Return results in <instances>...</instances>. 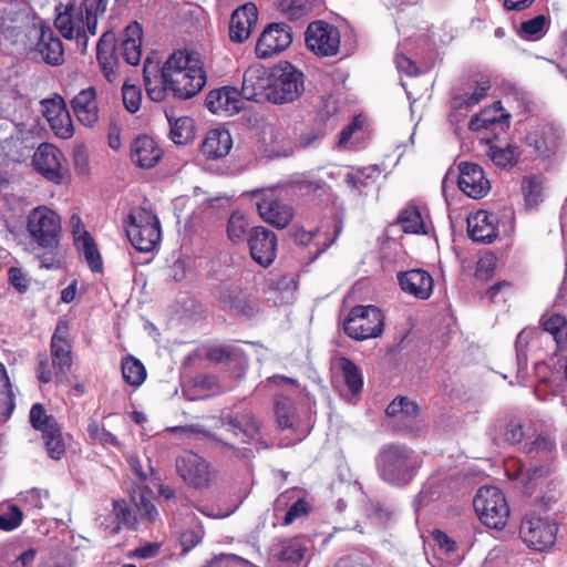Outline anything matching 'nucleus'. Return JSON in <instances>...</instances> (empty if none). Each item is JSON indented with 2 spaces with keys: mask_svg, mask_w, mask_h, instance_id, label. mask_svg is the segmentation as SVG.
<instances>
[{
  "mask_svg": "<svg viewBox=\"0 0 567 567\" xmlns=\"http://www.w3.org/2000/svg\"><path fill=\"white\" fill-rule=\"evenodd\" d=\"M144 84L150 99L162 102L168 94L178 100L197 95L206 84V72L196 52L178 50L158 63L147 58L143 66Z\"/></svg>",
  "mask_w": 567,
  "mask_h": 567,
  "instance_id": "f257e3e1",
  "label": "nucleus"
},
{
  "mask_svg": "<svg viewBox=\"0 0 567 567\" xmlns=\"http://www.w3.org/2000/svg\"><path fill=\"white\" fill-rule=\"evenodd\" d=\"M107 4L109 0H82L79 6L60 3L55 8L54 27L65 40L74 41L78 52L85 54L89 38L96 34L97 21Z\"/></svg>",
  "mask_w": 567,
  "mask_h": 567,
  "instance_id": "f03ea898",
  "label": "nucleus"
},
{
  "mask_svg": "<svg viewBox=\"0 0 567 567\" xmlns=\"http://www.w3.org/2000/svg\"><path fill=\"white\" fill-rule=\"evenodd\" d=\"M420 456L405 444L389 443L383 445L375 456V468L388 484L404 486L409 484L421 467Z\"/></svg>",
  "mask_w": 567,
  "mask_h": 567,
  "instance_id": "7ed1b4c3",
  "label": "nucleus"
},
{
  "mask_svg": "<svg viewBox=\"0 0 567 567\" xmlns=\"http://www.w3.org/2000/svg\"><path fill=\"white\" fill-rule=\"evenodd\" d=\"M126 235L138 251H152L159 243L162 235L157 216L143 207L133 208L128 215Z\"/></svg>",
  "mask_w": 567,
  "mask_h": 567,
  "instance_id": "20e7f679",
  "label": "nucleus"
},
{
  "mask_svg": "<svg viewBox=\"0 0 567 567\" xmlns=\"http://www.w3.org/2000/svg\"><path fill=\"white\" fill-rule=\"evenodd\" d=\"M27 230L40 248L53 250L61 238V218L51 208L38 206L28 215Z\"/></svg>",
  "mask_w": 567,
  "mask_h": 567,
  "instance_id": "39448f33",
  "label": "nucleus"
},
{
  "mask_svg": "<svg viewBox=\"0 0 567 567\" xmlns=\"http://www.w3.org/2000/svg\"><path fill=\"white\" fill-rule=\"evenodd\" d=\"M473 506L480 520L488 528L502 529L506 525L509 507L499 488L480 487L473 499Z\"/></svg>",
  "mask_w": 567,
  "mask_h": 567,
  "instance_id": "423d86ee",
  "label": "nucleus"
},
{
  "mask_svg": "<svg viewBox=\"0 0 567 567\" xmlns=\"http://www.w3.org/2000/svg\"><path fill=\"white\" fill-rule=\"evenodd\" d=\"M269 102L284 104L295 101L303 92V74L291 63L279 62L270 69Z\"/></svg>",
  "mask_w": 567,
  "mask_h": 567,
  "instance_id": "0eeeda50",
  "label": "nucleus"
},
{
  "mask_svg": "<svg viewBox=\"0 0 567 567\" xmlns=\"http://www.w3.org/2000/svg\"><path fill=\"white\" fill-rule=\"evenodd\" d=\"M384 317L375 306L353 307L343 322V331L354 340L377 338L383 331Z\"/></svg>",
  "mask_w": 567,
  "mask_h": 567,
  "instance_id": "6e6552de",
  "label": "nucleus"
},
{
  "mask_svg": "<svg viewBox=\"0 0 567 567\" xmlns=\"http://www.w3.org/2000/svg\"><path fill=\"white\" fill-rule=\"evenodd\" d=\"M175 466L184 483L195 489L207 488L214 477L212 465L192 451H184L178 455Z\"/></svg>",
  "mask_w": 567,
  "mask_h": 567,
  "instance_id": "1a4fd4ad",
  "label": "nucleus"
},
{
  "mask_svg": "<svg viewBox=\"0 0 567 567\" xmlns=\"http://www.w3.org/2000/svg\"><path fill=\"white\" fill-rule=\"evenodd\" d=\"M558 527L548 518L537 515H526L519 527L523 542L535 550H544L554 546Z\"/></svg>",
  "mask_w": 567,
  "mask_h": 567,
  "instance_id": "9d476101",
  "label": "nucleus"
},
{
  "mask_svg": "<svg viewBox=\"0 0 567 567\" xmlns=\"http://www.w3.org/2000/svg\"><path fill=\"white\" fill-rule=\"evenodd\" d=\"M261 219L277 228H285L293 217L291 205L279 199L272 189H256L252 193Z\"/></svg>",
  "mask_w": 567,
  "mask_h": 567,
  "instance_id": "9b49d317",
  "label": "nucleus"
},
{
  "mask_svg": "<svg viewBox=\"0 0 567 567\" xmlns=\"http://www.w3.org/2000/svg\"><path fill=\"white\" fill-rule=\"evenodd\" d=\"M307 48L319 56L337 54L340 45L339 30L324 21L311 22L306 31Z\"/></svg>",
  "mask_w": 567,
  "mask_h": 567,
  "instance_id": "f8f14e48",
  "label": "nucleus"
},
{
  "mask_svg": "<svg viewBox=\"0 0 567 567\" xmlns=\"http://www.w3.org/2000/svg\"><path fill=\"white\" fill-rule=\"evenodd\" d=\"M63 161L62 152L50 143L40 144L32 157L35 171L54 184H62L68 173Z\"/></svg>",
  "mask_w": 567,
  "mask_h": 567,
  "instance_id": "ddd939ff",
  "label": "nucleus"
},
{
  "mask_svg": "<svg viewBox=\"0 0 567 567\" xmlns=\"http://www.w3.org/2000/svg\"><path fill=\"white\" fill-rule=\"evenodd\" d=\"M220 425L243 443L260 442V422L249 412L223 411Z\"/></svg>",
  "mask_w": 567,
  "mask_h": 567,
  "instance_id": "4468645a",
  "label": "nucleus"
},
{
  "mask_svg": "<svg viewBox=\"0 0 567 567\" xmlns=\"http://www.w3.org/2000/svg\"><path fill=\"white\" fill-rule=\"evenodd\" d=\"M247 243L251 258L261 267H269L277 256V235L264 227H252L247 235Z\"/></svg>",
  "mask_w": 567,
  "mask_h": 567,
  "instance_id": "2eb2a0df",
  "label": "nucleus"
},
{
  "mask_svg": "<svg viewBox=\"0 0 567 567\" xmlns=\"http://www.w3.org/2000/svg\"><path fill=\"white\" fill-rule=\"evenodd\" d=\"M270 69L251 64L244 73L241 97L257 103L269 102Z\"/></svg>",
  "mask_w": 567,
  "mask_h": 567,
  "instance_id": "dca6fc26",
  "label": "nucleus"
},
{
  "mask_svg": "<svg viewBox=\"0 0 567 567\" xmlns=\"http://www.w3.org/2000/svg\"><path fill=\"white\" fill-rule=\"evenodd\" d=\"M292 42L291 29L284 22L269 24L256 44V54L266 59L287 49Z\"/></svg>",
  "mask_w": 567,
  "mask_h": 567,
  "instance_id": "f3484780",
  "label": "nucleus"
},
{
  "mask_svg": "<svg viewBox=\"0 0 567 567\" xmlns=\"http://www.w3.org/2000/svg\"><path fill=\"white\" fill-rule=\"evenodd\" d=\"M458 171L457 185L465 195L474 199L487 195L491 184L478 164L462 162L458 164Z\"/></svg>",
  "mask_w": 567,
  "mask_h": 567,
  "instance_id": "a211bd4d",
  "label": "nucleus"
},
{
  "mask_svg": "<svg viewBox=\"0 0 567 567\" xmlns=\"http://www.w3.org/2000/svg\"><path fill=\"white\" fill-rule=\"evenodd\" d=\"M398 282L402 291L420 300H427L433 293L434 280L424 269L400 271Z\"/></svg>",
  "mask_w": 567,
  "mask_h": 567,
  "instance_id": "6ab92c4d",
  "label": "nucleus"
},
{
  "mask_svg": "<svg viewBox=\"0 0 567 567\" xmlns=\"http://www.w3.org/2000/svg\"><path fill=\"white\" fill-rule=\"evenodd\" d=\"M241 92L231 86H224L210 91L205 100L207 109L219 115L230 116L238 113L241 105Z\"/></svg>",
  "mask_w": 567,
  "mask_h": 567,
  "instance_id": "aec40b11",
  "label": "nucleus"
},
{
  "mask_svg": "<svg viewBox=\"0 0 567 567\" xmlns=\"http://www.w3.org/2000/svg\"><path fill=\"white\" fill-rule=\"evenodd\" d=\"M498 217L494 213L478 210L467 218V233L472 240L491 244L498 236Z\"/></svg>",
  "mask_w": 567,
  "mask_h": 567,
  "instance_id": "412c9836",
  "label": "nucleus"
},
{
  "mask_svg": "<svg viewBox=\"0 0 567 567\" xmlns=\"http://www.w3.org/2000/svg\"><path fill=\"white\" fill-rule=\"evenodd\" d=\"M72 111L78 121L86 126L93 127L100 118V109L96 99V90L93 86L81 90L71 100Z\"/></svg>",
  "mask_w": 567,
  "mask_h": 567,
  "instance_id": "4be33fe9",
  "label": "nucleus"
},
{
  "mask_svg": "<svg viewBox=\"0 0 567 567\" xmlns=\"http://www.w3.org/2000/svg\"><path fill=\"white\" fill-rule=\"evenodd\" d=\"M258 17L257 7L251 3H245L237 8L229 22V38L233 42L241 43L247 40L251 33Z\"/></svg>",
  "mask_w": 567,
  "mask_h": 567,
  "instance_id": "5701e85b",
  "label": "nucleus"
},
{
  "mask_svg": "<svg viewBox=\"0 0 567 567\" xmlns=\"http://www.w3.org/2000/svg\"><path fill=\"white\" fill-rule=\"evenodd\" d=\"M163 156V151L156 142L147 136H137L131 144V159L141 168L154 167Z\"/></svg>",
  "mask_w": 567,
  "mask_h": 567,
  "instance_id": "b1692460",
  "label": "nucleus"
},
{
  "mask_svg": "<svg viewBox=\"0 0 567 567\" xmlns=\"http://www.w3.org/2000/svg\"><path fill=\"white\" fill-rule=\"evenodd\" d=\"M559 135L549 124H539L526 135V143L540 157H549L558 147Z\"/></svg>",
  "mask_w": 567,
  "mask_h": 567,
  "instance_id": "393cba45",
  "label": "nucleus"
},
{
  "mask_svg": "<svg viewBox=\"0 0 567 567\" xmlns=\"http://www.w3.org/2000/svg\"><path fill=\"white\" fill-rule=\"evenodd\" d=\"M509 125V114L505 112L501 102H495L491 106L485 107L480 113L475 114L470 123L471 131H481L491 128L494 131L499 127L502 131L506 130Z\"/></svg>",
  "mask_w": 567,
  "mask_h": 567,
  "instance_id": "a878e982",
  "label": "nucleus"
},
{
  "mask_svg": "<svg viewBox=\"0 0 567 567\" xmlns=\"http://www.w3.org/2000/svg\"><path fill=\"white\" fill-rule=\"evenodd\" d=\"M35 51L49 65L58 66L64 62L63 43L51 28L41 29L40 38L35 44Z\"/></svg>",
  "mask_w": 567,
  "mask_h": 567,
  "instance_id": "bb28decb",
  "label": "nucleus"
},
{
  "mask_svg": "<svg viewBox=\"0 0 567 567\" xmlns=\"http://www.w3.org/2000/svg\"><path fill=\"white\" fill-rule=\"evenodd\" d=\"M231 147L230 133L224 128H215L206 134L200 145V152L208 159H219L228 155Z\"/></svg>",
  "mask_w": 567,
  "mask_h": 567,
  "instance_id": "cd10ccee",
  "label": "nucleus"
},
{
  "mask_svg": "<svg viewBox=\"0 0 567 567\" xmlns=\"http://www.w3.org/2000/svg\"><path fill=\"white\" fill-rule=\"evenodd\" d=\"M114 34L111 31H105L96 44V59L101 71L110 82L116 79L115 66L117 61L114 56Z\"/></svg>",
  "mask_w": 567,
  "mask_h": 567,
  "instance_id": "c85d7f7f",
  "label": "nucleus"
},
{
  "mask_svg": "<svg viewBox=\"0 0 567 567\" xmlns=\"http://www.w3.org/2000/svg\"><path fill=\"white\" fill-rule=\"evenodd\" d=\"M218 297L225 307L235 310L236 313L248 319L254 318L258 312V308L255 302H250L241 297V290L238 285L224 284V290L219 292Z\"/></svg>",
  "mask_w": 567,
  "mask_h": 567,
  "instance_id": "c756f323",
  "label": "nucleus"
},
{
  "mask_svg": "<svg viewBox=\"0 0 567 567\" xmlns=\"http://www.w3.org/2000/svg\"><path fill=\"white\" fill-rule=\"evenodd\" d=\"M142 38L143 30L140 23L132 22L125 28L120 50L127 64L137 65L140 63Z\"/></svg>",
  "mask_w": 567,
  "mask_h": 567,
  "instance_id": "7c9ffc66",
  "label": "nucleus"
},
{
  "mask_svg": "<svg viewBox=\"0 0 567 567\" xmlns=\"http://www.w3.org/2000/svg\"><path fill=\"white\" fill-rule=\"evenodd\" d=\"M51 357L54 377L58 383L63 382L72 367L71 344L69 341L51 340Z\"/></svg>",
  "mask_w": 567,
  "mask_h": 567,
  "instance_id": "2f4dec72",
  "label": "nucleus"
},
{
  "mask_svg": "<svg viewBox=\"0 0 567 567\" xmlns=\"http://www.w3.org/2000/svg\"><path fill=\"white\" fill-rule=\"evenodd\" d=\"M379 174L377 166H368L347 173L343 182L353 195L361 196L375 182Z\"/></svg>",
  "mask_w": 567,
  "mask_h": 567,
  "instance_id": "473e14b6",
  "label": "nucleus"
},
{
  "mask_svg": "<svg viewBox=\"0 0 567 567\" xmlns=\"http://www.w3.org/2000/svg\"><path fill=\"white\" fill-rule=\"evenodd\" d=\"M487 155L497 167L512 168L518 163L520 152L519 147L514 144L505 146L489 144Z\"/></svg>",
  "mask_w": 567,
  "mask_h": 567,
  "instance_id": "72a5a7b5",
  "label": "nucleus"
},
{
  "mask_svg": "<svg viewBox=\"0 0 567 567\" xmlns=\"http://www.w3.org/2000/svg\"><path fill=\"white\" fill-rule=\"evenodd\" d=\"M337 367L342 374L343 382L353 396L358 395L363 386V379L358 367L348 358H340Z\"/></svg>",
  "mask_w": 567,
  "mask_h": 567,
  "instance_id": "f704fd0d",
  "label": "nucleus"
},
{
  "mask_svg": "<svg viewBox=\"0 0 567 567\" xmlns=\"http://www.w3.org/2000/svg\"><path fill=\"white\" fill-rule=\"evenodd\" d=\"M16 409L12 384L7 374L6 368L0 363V417L8 421Z\"/></svg>",
  "mask_w": 567,
  "mask_h": 567,
  "instance_id": "c9c22d12",
  "label": "nucleus"
},
{
  "mask_svg": "<svg viewBox=\"0 0 567 567\" xmlns=\"http://www.w3.org/2000/svg\"><path fill=\"white\" fill-rule=\"evenodd\" d=\"M74 243L78 250L84 256L91 270L94 272L102 271V258L93 237L85 233L82 237H76Z\"/></svg>",
  "mask_w": 567,
  "mask_h": 567,
  "instance_id": "e433bc0d",
  "label": "nucleus"
},
{
  "mask_svg": "<svg viewBox=\"0 0 567 567\" xmlns=\"http://www.w3.org/2000/svg\"><path fill=\"white\" fill-rule=\"evenodd\" d=\"M400 226L408 234H425L424 223L419 209L414 206L404 208L391 227Z\"/></svg>",
  "mask_w": 567,
  "mask_h": 567,
  "instance_id": "4c0bfd02",
  "label": "nucleus"
},
{
  "mask_svg": "<svg viewBox=\"0 0 567 567\" xmlns=\"http://www.w3.org/2000/svg\"><path fill=\"white\" fill-rule=\"evenodd\" d=\"M122 375L127 384L140 386L146 379V369L138 359L126 355L122 359Z\"/></svg>",
  "mask_w": 567,
  "mask_h": 567,
  "instance_id": "58836bf2",
  "label": "nucleus"
},
{
  "mask_svg": "<svg viewBox=\"0 0 567 567\" xmlns=\"http://www.w3.org/2000/svg\"><path fill=\"white\" fill-rule=\"evenodd\" d=\"M533 338V331L522 330L515 341L516 364H517V380L522 382L526 374L527 368V346Z\"/></svg>",
  "mask_w": 567,
  "mask_h": 567,
  "instance_id": "ea45409f",
  "label": "nucleus"
},
{
  "mask_svg": "<svg viewBox=\"0 0 567 567\" xmlns=\"http://www.w3.org/2000/svg\"><path fill=\"white\" fill-rule=\"evenodd\" d=\"M207 359L213 362H237L239 364H246V358L243 351L233 346H216L212 347L207 351Z\"/></svg>",
  "mask_w": 567,
  "mask_h": 567,
  "instance_id": "a19ab883",
  "label": "nucleus"
},
{
  "mask_svg": "<svg viewBox=\"0 0 567 567\" xmlns=\"http://www.w3.org/2000/svg\"><path fill=\"white\" fill-rule=\"evenodd\" d=\"M169 137L175 144H186L194 135L193 120L188 116H182L172 122L169 120Z\"/></svg>",
  "mask_w": 567,
  "mask_h": 567,
  "instance_id": "79ce46f5",
  "label": "nucleus"
},
{
  "mask_svg": "<svg viewBox=\"0 0 567 567\" xmlns=\"http://www.w3.org/2000/svg\"><path fill=\"white\" fill-rule=\"evenodd\" d=\"M47 452L53 460H60L65 453V443L59 425L42 434Z\"/></svg>",
  "mask_w": 567,
  "mask_h": 567,
  "instance_id": "37998d69",
  "label": "nucleus"
},
{
  "mask_svg": "<svg viewBox=\"0 0 567 567\" xmlns=\"http://www.w3.org/2000/svg\"><path fill=\"white\" fill-rule=\"evenodd\" d=\"M275 414L277 423L281 429L293 427L296 423V414L293 403L290 399H278L275 403Z\"/></svg>",
  "mask_w": 567,
  "mask_h": 567,
  "instance_id": "c03bdc74",
  "label": "nucleus"
},
{
  "mask_svg": "<svg viewBox=\"0 0 567 567\" xmlns=\"http://www.w3.org/2000/svg\"><path fill=\"white\" fill-rule=\"evenodd\" d=\"M548 19L539 14L533 19L522 22L520 28L518 30L519 35L526 40H538L546 32V24Z\"/></svg>",
  "mask_w": 567,
  "mask_h": 567,
  "instance_id": "a18cd8bd",
  "label": "nucleus"
},
{
  "mask_svg": "<svg viewBox=\"0 0 567 567\" xmlns=\"http://www.w3.org/2000/svg\"><path fill=\"white\" fill-rule=\"evenodd\" d=\"M305 553L306 547L302 540L292 538L282 543L278 557L282 561L298 564L302 560Z\"/></svg>",
  "mask_w": 567,
  "mask_h": 567,
  "instance_id": "49530a36",
  "label": "nucleus"
},
{
  "mask_svg": "<svg viewBox=\"0 0 567 567\" xmlns=\"http://www.w3.org/2000/svg\"><path fill=\"white\" fill-rule=\"evenodd\" d=\"M30 423L33 429L41 431L42 434L58 425L56 420L52 415L47 414L41 403H35L31 406Z\"/></svg>",
  "mask_w": 567,
  "mask_h": 567,
  "instance_id": "de8ad7c7",
  "label": "nucleus"
},
{
  "mask_svg": "<svg viewBox=\"0 0 567 567\" xmlns=\"http://www.w3.org/2000/svg\"><path fill=\"white\" fill-rule=\"evenodd\" d=\"M278 8L290 20H298L312 8L311 0H279Z\"/></svg>",
  "mask_w": 567,
  "mask_h": 567,
  "instance_id": "09e8293b",
  "label": "nucleus"
},
{
  "mask_svg": "<svg viewBox=\"0 0 567 567\" xmlns=\"http://www.w3.org/2000/svg\"><path fill=\"white\" fill-rule=\"evenodd\" d=\"M249 223L246 217L235 212L230 215L227 224V235L233 243L241 241L247 234Z\"/></svg>",
  "mask_w": 567,
  "mask_h": 567,
  "instance_id": "8fccbe9b",
  "label": "nucleus"
},
{
  "mask_svg": "<svg viewBox=\"0 0 567 567\" xmlns=\"http://www.w3.org/2000/svg\"><path fill=\"white\" fill-rule=\"evenodd\" d=\"M22 522L21 509L13 504L0 507V529L10 532L20 526Z\"/></svg>",
  "mask_w": 567,
  "mask_h": 567,
  "instance_id": "3c124183",
  "label": "nucleus"
},
{
  "mask_svg": "<svg viewBox=\"0 0 567 567\" xmlns=\"http://www.w3.org/2000/svg\"><path fill=\"white\" fill-rule=\"evenodd\" d=\"M86 432L90 439L94 443H99L101 445H112L115 447L120 446V442L117 437L109 432L106 429L101 427L96 421H92L87 424Z\"/></svg>",
  "mask_w": 567,
  "mask_h": 567,
  "instance_id": "603ef678",
  "label": "nucleus"
},
{
  "mask_svg": "<svg viewBox=\"0 0 567 567\" xmlns=\"http://www.w3.org/2000/svg\"><path fill=\"white\" fill-rule=\"evenodd\" d=\"M51 130L60 138H70L74 134V126L69 110L60 113V115L49 123Z\"/></svg>",
  "mask_w": 567,
  "mask_h": 567,
  "instance_id": "864d4df0",
  "label": "nucleus"
},
{
  "mask_svg": "<svg viewBox=\"0 0 567 567\" xmlns=\"http://www.w3.org/2000/svg\"><path fill=\"white\" fill-rule=\"evenodd\" d=\"M49 498V492L40 488H31L20 493L19 501L29 509L40 511L44 507V502Z\"/></svg>",
  "mask_w": 567,
  "mask_h": 567,
  "instance_id": "5fc2aeb1",
  "label": "nucleus"
},
{
  "mask_svg": "<svg viewBox=\"0 0 567 567\" xmlns=\"http://www.w3.org/2000/svg\"><path fill=\"white\" fill-rule=\"evenodd\" d=\"M42 114L47 118L48 123L56 118L60 113L64 112L68 106L64 99L55 94L51 99H44L41 101Z\"/></svg>",
  "mask_w": 567,
  "mask_h": 567,
  "instance_id": "6e6d98bb",
  "label": "nucleus"
},
{
  "mask_svg": "<svg viewBox=\"0 0 567 567\" xmlns=\"http://www.w3.org/2000/svg\"><path fill=\"white\" fill-rule=\"evenodd\" d=\"M491 85L489 82L483 81L476 84V87L472 94H466L456 100V105L458 107L471 109L478 104L489 91Z\"/></svg>",
  "mask_w": 567,
  "mask_h": 567,
  "instance_id": "4d7b16f0",
  "label": "nucleus"
},
{
  "mask_svg": "<svg viewBox=\"0 0 567 567\" xmlns=\"http://www.w3.org/2000/svg\"><path fill=\"white\" fill-rule=\"evenodd\" d=\"M123 103L130 113H135L140 110L142 93L135 85H124L122 89Z\"/></svg>",
  "mask_w": 567,
  "mask_h": 567,
  "instance_id": "13d9d810",
  "label": "nucleus"
},
{
  "mask_svg": "<svg viewBox=\"0 0 567 567\" xmlns=\"http://www.w3.org/2000/svg\"><path fill=\"white\" fill-rule=\"evenodd\" d=\"M513 290L512 284L508 281H498L487 290L486 295L493 303H504L511 296Z\"/></svg>",
  "mask_w": 567,
  "mask_h": 567,
  "instance_id": "bf43d9fd",
  "label": "nucleus"
},
{
  "mask_svg": "<svg viewBox=\"0 0 567 567\" xmlns=\"http://www.w3.org/2000/svg\"><path fill=\"white\" fill-rule=\"evenodd\" d=\"M554 447L555 443L548 435L539 434L530 443L524 445V452L527 454H538L550 452Z\"/></svg>",
  "mask_w": 567,
  "mask_h": 567,
  "instance_id": "052dcab7",
  "label": "nucleus"
},
{
  "mask_svg": "<svg viewBox=\"0 0 567 567\" xmlns=\"http://www.w3.org/2000/svg\"><path fill=\"white\" fill-rule=\"evenodd\" d=\"M114 514L120 523L126 525L130 528H134L136 518L133 515L131 508L124 501H114Z\"/></svg>",
  "mask_w": 567,
  "mask_h": 567,
  "instance_id": "680f3d73",
  "label": "nucleus"
},
{
  "mask_svg": "<svg viewBox=\"0 0 567 567\" xmlns=\"http://www.w3.org/2000/svg\"><path fill=\"white\" fill-rule=\"evenodd\" d=\"M309 512V504L303 499H297L287 511L284 517V525H290L296 519L307 515Z\"/></svg>",
  "mask_w": 567,
  "mask_h": 567,
  "instance_id": "e2e57ef3",
  "label": "nucleus"
},
{
  "mask_svg": "<svg viewBox=\"0 0 567 567\" xmlns=\"http://www.w3.org/2000/svg\"><path fill=\"white\" fill-rule=\"evenodd\" d=\"M73 163L75 171L80 175H85L89 172V153L84 145H76L73 148Z\"/></svg>",
  "mask_w": 567,
  "mask_h": 567,
  "instance_id": "0e129e2a",
  "label": "nucleus"
},
{
  "mask_svg": "<svg viewBox=\"0 0 567 567\" xmlns=\"http://www.w3.org/2000/svg\"><path fill=\"white\" fill-rule=\"evenodd\" d=\"M135 506L141 517L153 522L158 515L155 505L145 496L140 495L138 499H135Z\"/></svg>",
  "mask_w": 567,
  "mask_h": 567,
  "instance_id": "69168bd1",
  "label": "nucleus"
},
{
  "mask_svg": "<svg viewBox=\"0 0 567 567\" xmlns=\"http://www.w3.org/2000/svg\"><path fill=\"white\" fill-rule=\"evenodd\" d=\"M567 321L565 317L560 315H551L548 318L543 319L542 326L545 331L557 337L566 327Z\"/></svg>",
  "mask_w": 567,
  "mask_h": 567,
  "instance_id": "338daca9",
  "label": "nucleus"
},
{
  "mask_svg": "<svg viewBox=\"0 0 567 567\" xmlns=\"http://www.w3.org/2000/svg\"><path fill=\"white\" fill-rule=\"evenodd\" d=\"M8 280L19 292H25L29 284L24 272L17 267H11L8 270Z\"/></svg>",
  "mask_w": 567,
  "mask_h": 567,
  "instance_id": "774afa93",
  "label": "nucleus"
}]
</instances>
